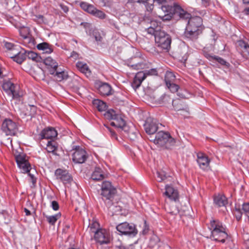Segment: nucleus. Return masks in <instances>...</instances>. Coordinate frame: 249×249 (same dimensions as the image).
I'll return each mask as SVG.
<instances>
[{
	"mask_svg": "<svg viewBox=\"0 0 249 249\" xmlns=\"http://www.w3.org/2000/svg\"><path fill=\"white\" fill-rule=\"evenodd\" d=\"M62 10L65 12V13H67L69 11V8L68 7L66 6V5H64L63 4H60V5Z\"/></svg>",
	"mask_w": 249,
	"mask_h": 249,
	"instance_id": "4d7b16f0",
	"label": "nucleus"
},
{
	"mask_svg": "<svg viewBox=\"0 0 249 249\" xmlns=\"http://www.w3.org/2000/svg\"><path fill=\"white\" fill-rule=\"evenodd\" d=\"M238 46L241 48L242 55L247 59H249V45L244 41L239 40L237 42Z\"/></svg>",
	"mask_w": 249,
	"mask_h": 249,
	"instance_id": "a878e982",
	"label": "nucleus"
},
{
	"mask_svg": "<svg viewBox=\"0 0 249 249\" xmlns=\"http://www.w3.org/2000/svg\"><path fill=\"white\" fill-rule=\"evenodd\" d=\"M2 88L13 99H18L22 96V93L18 91V87L10 80H4Z\"/></svg>",
	"mask_w": 249,
	"mask_h": 249,
	"instance_id": "9d476101",
	"label": "nucleus"
},
{
	"mask_svg": "<svg viewBox=\"0 0 249 249\" xmlns=\"http://www.w3.org/2000/svg\"><path fill=\"white\" fill-rule=\"evenodd\" d=\"M105 178L102 169L100 167H95L94 171L91 175V178L94 180H101Z\"/></svg>",
	"mask_w": 249,
	"mask_h": 249,
	"instance_id": "cd10ccee",
	"label": "nucleus"
},
{
	"mask_svg": "<svg viewBox=\"0 0 249 249\" xmlns=\"http://www.w3.org/2000/svg\"><path fill=\"white\" fill-rule=\"evenodd\" d=\"M142 63H138L135 65H132V67H133L134 69H143V67L142 66Z\"/></svg>",
	"mask_w": 249,
	"mask_h": 249,
	"instance_id": "864d4df0",
	"label": "nucleus"
},
{
	"mask_svg": "<svg viewBox=\"0 0 249 249\" xmlns=\"http://www.w3.org/2000/svg\"><path fill=\"white\" fill-rule=\"evenodd\" d=\"M57 136V131L53 127H48L43 129L39 134L40 139H52Z\"/></svg>",
	"mask_w": 249,
	"mask_h": 249,
	"instance_id": "dca6fc26",
	"label": "nucleus"
},
{
	"mask_svg": "<svg viewBox=\"0 0 249 249\" xmlns=\"http://www.w3.org/2000/svg\"><path fill=\"white\" fill-rule=\"evenodd\" d=\"M16 160L18 167L21 170L22 172L28 173L33 185L35 186L36 183V178L34 175L30 173L31 167L30 164L26 159V157L24 154H19L16 157Z\"/></svg>",
	"mask_w": 249,
	"mask_h": 249,
	"instance_id": "20e7f679",
	"label": "nucleus"
},
{
	"mask_svg": "<svg viewBox=\"0 0 249 249\" xmlns=\"http://www.w3.org/2000/svg\"><path fill=\"white\" fill-rule=\"evenodd\" d=\"M157 180L159 182H161L165 178H166V176L163 171L159 172L158 171L157 172Z\"/></svg>",
	"mask_w": 249,
	"mask_h": 249,
	"instance_id": "a18cd8bd",
	"label": "nucleus"
},
{
	"mask_svg": "<svg viewBox=\"0 0 249 249\" xmlns=\"http://www.w3.org/2000/svg\"><path fill=\"white\" fill-rule=\"evenodd\" d=\"M162 31L161 30V22L156 20H152L150 22V26L147 28V32L149 34L156 35L157 32Z\"/></svg>",
	"mask_w": 249,
	"mask_h": 249,
	"instance_id": "412c9836",
	"label": "nucleus"
},
{
	"mask_svg": "<svg viewBox=\"0 0 249 249\" xmlns=\"http://www.w3.org/2000/svg\"><path fill=\"white\" fill-rule=\"evenodd\" d=\"M58 148V144L54 141H49L47 142L46 150L48 153H52L54 155H57L56 153Z\"/></svg>",
	"mask_w": 249,
	"mask_h": 249,
	"instance_id": "393cba45",
	"label": "nucleus"
},
{
	"mask_svg": "<svg viewBox=\"0 0 249 249\" xmlns=\"http://www.w3.org/2000/svg\"><path fill=\"white\" fill-rule=\"evenodd\" d=\"M93 35L94 36V38L97 41H101L102 38L99 34H98L96 32H95Z\"/></svg>",
	"mask_w": 249,
	"mask_h": 249,
	"instance_id": "5fc2aeb1",
	"label": "nucleus"
},
{
	"mask_svg": "<svg viewBox=\"0 0 249 249\" xmlns=\"http://www.w3.org/2000/svg\"><path fill=\"white\" fill-rule=\"evenodd\" d=\"M233 214L238 221L240 220L242 217V213L239 208H238L235 207V210L233 211Z\"/></svg>",
	"mask_w": 249,
	"mask_h": 249,
	"instance_id": "c03bdc74",
	"label": "nucleus"
},
{
	"mask_svg": "<svg viewBox=\"0 0 249 249\" xmlns=\"http://www.w3.org/2000/svg\"><path fill=\"white\" fill-rule=\"evenodd\" d=\"M242 210L245 214L249 218V203L243 204Z\"/></svg>",
	"mask_w": 249,
	"mask_h": 249,
	"instance_id": "49530a36",
	"label": "nucleus"
},
{
	"mask_svg": "<svg viewBox=\"0 0 249 249\" xmlns=\"http://www.w3.org/2000/svg\"><path fill=\"white\" fill-rule=\"evenodd\" d=\"M36 112V107L34 105L25 106L22 108L21 113L25 116H33Z\"/></svg>",
	"mask_w": 249,
	"mask_h": 249,
	"instance_id": "b1692460",
	"label": "nucleus"
},
{
	"mask_svg": "<svg viewBox=\"0 0 249 249\" xmlns=\"http://www.w3.org/2000/svg\"><path fill=\"white\" fill-rule=\"evenodd\" d=\"M4 47L7 49L8 50H11L13 49L14 47V45L13 43L11 42H8L7 41H4Z\"/></svg>",
	"mask_w": 249,
	"mask_h": 249,
	"instance_id": "09e8293b",
	"label": "nucleus"
},
{
	"mask_svg": "<svg viewBox=\"0 0 249 249\" xmlns=\"http://www.w3.org/2000/svg\"><path fill=\"white\" fill-rule=\"evenodd\" d=\"M61 213H58L54 215L46 216L47 221L51 225H53L56 221L60 217Z\"/></svg>",
	"mask_w": 249,
	"mask_h": 249,
	"instance_id": "4c0bfd02",
	"label": "nucleus"
},
{
	"mask_svg": "<svg viewBox=\"0 0 249 249\" xmlns=\"http://www.w3.org/2000/svg\"><path fill=\"white\" fill-rule=\"evenodd\" d=\"M24 212H25L26 215H31L30 211L29 210H28L27 208H24Z\"/></svg>",
	"mask_w": 249,
	"mask_h": 249,
	"instance_id": "bf43d9fd",
	"label": "nucleus"
},
{
	"mask_svg": "<svg viewBox=\"0 0 249 249\" xmlns=\"http://www.w3.org/2000/svg\"><path fill=\"white\" fill-rule=\"evenodd\" d=\"M244 12L247 15H249V7L244 10Z\"/></svg>",
	"mask_w": 249,
	"mask_h": 249,
	"instance_id": "052dcab7",
	"label": "nucleus"
},
{
	"mask_svg": "<svg viewBox=\"0 0 249 249\" xmlns=\"http://www.w3.org/2000/svg\"><path fill=\"white\" fill-rule=\"evenodd\" d=\"M243 1L245 3H249V0H243Z\"/></svg>",
	"mask_w": 249,
	"mask_h": 249,
	"instance_id": "680f3d73",
	"label": "nucleus"
},
{
	"mask_svg": "<svg viewBox=\"0 0 249 249\" xmlns=\"http://www.w3.org/2000/svg\"><path fill=\"white\" fill-rule=\"evenodd\" d=\"M90 5V4H89L86 2H81L80 3V6L81 8L84 10L85 11L87 12L88 13L89 10V6Z\"/></svg>",
	"mask_w": 249,
	"mask_h": 249,
	"instance_id": "de8ad7c7",
	"label": "nucleus"
},
{
	"mask_svg": "<svg viewBox=\"0 0 249 249\" xmlns=\"http://www.w3.org/2000/svg\"><path fill=\"white\" fill-rule=\"evenodd\" d=\"M153 240H154L155 242H159L160 240L159 238L156 236H153L151 239V242H152Z\"/></svg>",
	"mask_w": 249,
	"mask_h": 249,
	"instance_id": "13d9d810",
	"label": "nucleus"
},
{
	"mask_svg": "<svg viewBox=\"0 0 249 249\" xmlns=\"http://www.w3.org/2000/svg\"><path fill=\"white\" fill-rule=\"evenodd\" d=\"M25 53L26 57H27L29 59L36 62L39 61L40 57L36 53L32 51H25Z\"/></svg>",
	"mask_w": 249,
	"mask_h": 249,
	"instance_id": "e433bc0d",
	"label": "nucleus"
},
{
	"mask_svg": "<svg viewBox=\"0 0 249 249\" xmlns=\"http://www.w3.org/2000/svg\"><path fill=\"white\" fill-rule=\"evenodd\" d=\"M133 1L144 4L146 10L150 12L152 11L154 7H157L159 9V7L165 2V0H133Z\"/></svg>",
	"mask_w": 249,
	"mask_h": 249,
	"instance_id": "4468645a",
	"label": "nucleus"
},
{
	"mask_svg": "<svg viewBox=\"0 0 249 249\" xmlns=\"http://www.w3.org/2000/svg\"><path fill=\"white\" fill-rule=\"evenodd\" d=\"M78 70L83 73L85 74L87 77H89L91 75V72L88 65L81 61H78L76 64Z\"/></svg>",
	"mask_w": 249,
	"mask_h": 249,
	"instance_id": "5701e85b",
	"label": "nucleus"
},
{
	"mask_svg": "<svg viewBox=\"0 0 249 249\" xmlns=\"http://www.w3.org/2000/svg\"><path fill=\"white\" fill-rule=\"evenodd\" d=\"M166 85L172 92H177L179 89V86L178 85L174 84V83H171L169 84Z\"/></svg>",
	"mask_w": 249,
	"mask_h": 249,
	"instance_id": "37998d69",
	"label": "nucleus"
},
{
	"mask_svg": "<svg viewBox=\"0 0 249 249\" xmlns=\"http://www.w3.org/2000/svg\"><path fill=\"white\" fill-rule=\"evenodd\" d=\"M157 74L158 71L156 69H151L145 71H139L135 75L133 81L131 83V86L132 88L136 90L140 87L142 81L148 75H156Z\"/></svg>",
	"mask_w": 249,
	"mask_h": 249,
	"instance_id": "423d86ee",
	"label": "nucleus"
},
{
	"mask_svg": "<svg viewBox=\"0 0 249 249\" xmlns=\"http://www.w3.org/2000/svg\"><path fill=\"white\" fill-rule=\"evenodd\" d=\"M93 225H94V226H95L96 225H98V223H94Z\"/></svg>",
	"mask_w": 249,
	"mask_h": 249,
	"instance_id": "0e129e2a",
	"label": "nucleus"
},
{
	"mask_svg": "<svg viewBox=\"0 0 249 249\" xmlns=\"http://www.w3.org/2000/svg\"><path fill=\"white\" fill-rule=\"evenodd\" d=\"M164 13H166L163 16H159V18L162 20H169L175 16H178L181 19H189L187 26L184 32L185 37L191 39L195 40L197 38L199 34L202 30V19L199 17L190 18V14L179 5L175 4L173 6L167 4V1L163 4H161L159 7Z\"/></svg>",
	"mask_w": 249,
	"mask_h": 249,
	"instance_id": "f257e3e1",
	"label": "nucleus"
},
{
	"mask_svg": "<svg viewBox=\"0 0 249 249\" xmlns=\"http://www.w3.org/2000/svg\"><path fill=\"white\" fill-rule=\"evenodd\" d=\"M98 93L102 96H109L112 94L111 86L107 83H99L96 84Z\"/></svg>",
	"mask_w": 249,
	"mask_h": 249,
	"instance_id": "f3484780",
	"label": "nucleus"
},
{
	"mask_svg": "<svg viewBox=\"0 0 249 249\" xmlns=\"http://www.w3.org/2000/svg\"><path fill=\"white\" fill-rule=\"evenodd\" d=\"M214 204L217 207H226L228 204L227 197L223 195L218 194L215 196L213 199Z\"/></svg>",
	"mask_w": 249,
	"mask_h": 249,
	"instance_id": "4be33fe9",
	"label": "nucleus"
},
{
	"mask_svg": "<svg viewBox=\"0 0 249 249\" xmlns=\"http://www.w3.org/2000/svg\"><path fill=\"white\" fill-rule=\"evenodd\" d=\"M162 100L163 103H166L170 102L172 103V100H174L170 98L169 95L165 94L162 96Z\"/></svg>",
	"mask_w": 249,
	"mask_h": 249,
	"instance_id": "8fccbe9b",
	"label": "nucleus"
},
{
	"mask_svg": "<svg viewBox=\"0 0 249 249\" xmlns=\"http://www.w3.org/2000/svg\"><path fill=\"white\" fill-rule=\"evenodd\" d=\"M90 230L94 232V239L100 244H107L110 242V237L109 232L105 229H100L94 230L92 225L90 227Z\"/></svg>",
	"mask_w": 249,
	"mask_h": 249,
	"instance_id": "1a4fd4ad",
	"label": "nucleus"
},
{
	"mask_svg": "<svg viewBox=\"0 0 249 249\" xmlns=\"http://www.w3.org/2000/svg\"><path fill=\"white\" fill-rule=\"evenodd\" d=\"M181 101L179 99L172 100V105L174 107L175 110L177 111L184 110V108L181 105Z\"/></svg>",
	"mask_w": 249,
	"mask_h": 249,
	"instance_id": "ea45409f",
	"label": "nucleus"
},
{
	"mask_svg": "<svg viewBox=\"0 0 249 249\" xmlns=\"http://www.w3.org/2000/svg\"><path fill=\"white\" fill-rule=\"evenodd\" d=\"M197 157V162L200 168L203 170L207 169L210 161L208 157L202 153H198Z\"/></svg>",
	"mask_w": 249,
	"mask_h": 249,
	"instance_id": "a211bd4d",
	"label": "nucleus"
},
{
	"mask_svg": "<svg viewBox=\"0 0 249 249\" xmlns=\"http://www.w3.org/2000/svg\"><path fill=\"white\" fill-rule=\"evenodd\" d=\"M167 212L172 215H176L179 213L178 208L174 205V203L170 205H167L165 207Z\"/></svg>",
	"mask_w": 249,
	"mask_h": 249,
	"instance_id": "f704fd0d",
	"label": "nucleus"
},
{
	"mask_svg": "<svg viewBox=\"0 0 249 249\" xmlns=\"http://www.w3.org/2000/svg\"><path fill=\"white\" fill-rule=\"evenodd\" d=\"M176 79L174 73L171 71H167L165 75V82L166 84L173 83Z\"/></svg>",
	"mask_w": 249,
	"mask_h": 249,
	"instance_id": "72a5a7b5",
	"label": "nucleus"
},
{
	"mask_svg": "<svg viewBox=\"0 0 249 249\" xmlns=\"http://www.w3.org/2000/svg\"><path fill=\"white\" fill-rule=\"evenodd\" d=\"M44 63L46 65L50 67V69H55L58 68V63L51 57H48L44 59Z\"/></svg>",
	"mask_w": 249,
	"mask_h": 249,
	"instance_id": "7c9ffc66",
	"label": "nucleus"
},
{
	"mask_svg": "<svg viewBox=\"0 0 249 249\" xmlns=\"http://www.w3.org/2000/svg\"><path fill=\"white\" fill-rule=\"evenodd\" d=\"M206 57L210 60H215L216 62H218L219 64H220L221 65L226 66H228L229 65V63L227 62L223 58L216 56H212L208 54L206 55Z\"/></svg>",
	"mask_w": 249,
	"mask_h": 249,
	"instance_id": "473e14b6",
	"label": "nucleus"
},
{
	"mask_svg": "<svg viewBox=\"0 0 249 249\" xmlns=\"http://www.w3.org/2000/svg\"><path fill=\"white\" fill-rule=\"evenodd\" d=\"M50 74L53 75L55 80L57 81H61L67 79L68 75L64 71H58L57 69L49 70Z\"/></svg>",
	"mask_w": 249,
	"mask_h": 249,
	"instance_id": "aec40b11",
	"label": "nucleus"
},
{
	"mask_svg": "<svg viewBox=\"0 0 249 249\" xmlns=\"http://www.w3.org/2000/svg\"><path fill=\"white\" fill-rule=\"evenodd\" d=\"M88 157L86 151L80 146H76L72 154V160L76 163H83Z\"/></svg>",
	"mask_w": 249,
	"mask_h": 249,
	"instance_id": "f8f14e48",
	"label": "nucleus"
},
{
	"mask_svg": "<svg viewBox=\"0 0 249 249\" xmlns=\"http://www.w3.org/2000/svg\"><path fill=\"white\" fill-rule=\"evenodd\" d=\"M57 179L60 180L66 186H68L73 181L71 176L66 170L57 169L55 172Z\"/></svg>",
	"mask_w": 249,
	"mask_h": 249,
	"instance_id": "ddd939ff",
	"label": "nucleus"
},
{
	"mask_svg": "<svg viewBox=\"0 0 249 249\" xmlns=\"http://www.w3.org/2000/svg\"><path fill=\"white\" fill-rule=\"evenodd\" d=\"M116 193V189L110 182L105 181L102 183L101 195L103 200L105 202L107 200L108 203L111 202Z\"/></svg>",
	"mask_w": 249,
	"mask_h": 249,
	"instance_id": "39448f33",
	"label": "nucleus"
},
{
	"mask_svg": "<svg viewBox=\"0 0 249 249\" xmlns=\"http://www.w3.org/2000/svg\"><path fill=\"white\" fill-rule=\"evenodd\" d=\"M230 249H236L235 248H230Z\"/></svg>",
	"mask_w": 249,
	"mask_h": 249,
	"instance_id": "69168bd1",
	"label": "nucleus"
},
{
	"mask_svg": "<svg viewBox=\"0 0 249 249\" xmlns=\"http://www.w3.org/2000/svg\"><path fill=\"white\" fill-rule=\"evenodd\" d=\"M208 228L211 231V238L212 239L221 243L226 242L230 246L232 244L226 227L219 220L212 219L210 221Z\"/></svg>",
	"mask_w": 249,
	"mask_h": 249,
	"instance_id": "f03ea898",
	"label": "nucleus"
},
{
	"mask_svg": "<svg viewBox=\"0 0 249 249\" xmlns=\"http://www.w3.org/2000/svg\"><path fill=\"white\" fill-rule=\"evenodd\" d=\"M36 47L38 50L43 51L44 53H51L53 52L50 45L46 42L38 44Z\"/></svg>",
	"mask_w": 249,
	"mask_h": 249,
	"instance_id": "c756f323",
	"label": "nucleus"
},
{
	"mask_svg": "<svg viewBox=\"0 0 249 249\" xmlns=\"http://www.w3.org/2000/svg\"><path fill=\"white\" fill-rule=\"evenodd\" d=\"M93 106L97 108L99 111H105L107 109L106 103L99 99H94L92 101Z\"/></svg>",
	"mask_w": 249,
	"mask_h": 249,
	"instance_id": "c85d7f7f",
	"label": "nucleus"
},
{
	"mask_svg": "<svg viewBox=\"0 0 249 249\" xmlns=\"http://www.w3.org/2000/svg\"><path fill=\"white\" fill-rule=\"evenodd\" d=\"M18 129L17 123L10 119H5L1 125V130L6 135H15Z\"/></svg>",
	"mask_w": 249,
	"mask_h": 249,
	"instance_id": "9b49d317",
	"label": "nucleus"
},
{
	"mask_svg": "<svg viewBox=\"0 0 249 249\" xmlns=\"http://www.w3.org/2000/svg\"><path fill=\"white\" fill-rule=\"evenodd\" d=\"M154 36L155 43L158 47L165 50L170 48L171 39L169 35L162 31L157 32Z\"/></svg>",
	"mask_w": 249,
	"mask_h": 249,
	"instance_id": "0eeeda50",
	"label": "nucleus"
},
{
	"mask_svg": "<svg viewBox=\"0 0 249 249\" xmlns=\"http://www.w3.org/2000/svg\"><path fill=\"white\" fill-rule=\"evenodd\" d=\"M158 124L156 119L150 117L147 118L144 124L146 133L150 136L154 134L158 130Z\"/></svg>",
	"mask_w": 249,
	"mask_h": 249,
	"instance_id": "2eb2a0df",
	"label": "nucleus"
},
{
	"mask_svg": "<svg viewBox=\"0 0 249 249\" xmlns=\"http://www.w3.org/2000/svg\"><path fill=\"white\" fill-rule=\"evenodd\" d=\"M51 207L54 211H57L59 209V204L56 201H53L51 203Z\"/></svg>",
	"mask_w": 249,
	"mask_h": 249,
	"instance_id": "3c124183",
	"label": "nucleus"
},
{
	"mask_svg": "<svg viewBox=\"0 0 249 249\" xmlns=\"http://www.w3.org/2000/svg\"><path fill=\"white\" fill-rule=\"evenodd\" d=\"M110 124L117 128H120L122 129H125L126 127L125 123L124 120L119 114L113 120V121L111 122Z\"/></svg>",
	"mask_w": 249,
	"mask_h": 249,
	"instance_id": "bb28decb",
	"label": "nucleus"
},
{
	"mask_svg": "<svg viewBox=\"0 0 249 249\" xmlns=\"http://www.w3.org/2000/svg\"><path fill=\"white\" fill-rule=\"evenodd\" d=\"M117 230L122 235H125L129 237H134L138 233L136 226L133 224L127 222L121 223L116 226Z\"/></svg>",
	"mask_w": 249,
	"mask_h": 249,
	"instance_id": "6e6552de",
	"label": "nucleus"
},
{
	"mask_svg": "<svg viewBox=\"0 0 249 249\" xmlns=\"http://www.w3.org/2000/svg\"><path fill=\"white\" fill-rule=\"evenodd\" d=\"M89 10H88V13L90 14V15H92L93 16V15L94 14L95 10H96V8H95L93 5L92 4H90V6H89Z\"/></svg>",
	"mask_w": 249,
	"mask_h": 249,
	"instance_id": "603ef678",
	"label": "nucleus"
},
{
	"mask_svg": "<svg viewBox=\"0 0 249 249\" xmlns=\"http://www.w3.org/2000/svg\"><path fill=\"white\" fill-rule=\"evenodd\" d=\"M7 140L10 141V144H12V139L9 138Z\"/></svg>",
	"mask_w": 249,
	"mask_h": 249,
	"instance_id": "e2e57ef3",
	"label": "nucleus"
},
{
	"mask_svg": "<svg viewBox=\"0 0 249 249\" xmlns=\"http://www.w3.org/2000/svg\"><path fill=\"white\" fill-rule=\"evenodd\" d=\"M128 137L131 140H135V139L137 138L138 132V131L135 129H130L128 133Z\"/></svg>",
	"mask_w": 249,
	"mask_h": 249,
	"instance_id": "a19ab883",
	"label": "nucleus"
},
{
	"mask_svg": "<svg viewBox=\"0 0 249 249\" xmlns=\"http://www.w3.org/2000/svg\"><path fill=\"white\" fill-rule=\"evenodd\" d=\"M93 16L100 19H104L106 18L107 17L106 14L104 12L97 9L95 10Z\"/></svg>",
	"mask_w": 249,
	"mask_h": 249,
	"instance_id": "79ce46f5",
	"label": "nucleus"
},
{
	"mask_svg": "<svg viewBox=\"0 0 249 249\" xmlns=\"http://www.w3.org/2000/svg\"><path fill=\"white\" fill-rule=\"evenodd\" d=\"M149 139L158 146L167 149L171 148L176 143V140L168 133L162 131L157 133L154 139L151 136Z\"/></svg>",
	"mask_w": 249,
	"mask_h": 249,
	"instance_id": "7ed1b4c3",
	"label": "nucleus"
},
{
	"mask_svg": "<svg viewBox=\"0 0 249 249\" xmlns=\"http://www.w3.org/2000/svg\"><path fill=\"white\" fill-rule=\"evenodd\" d=\"M12 58H13L14 61L18 64H21L26 58L25 51L24 52H20L18 53L14 57H12Z\"/></svg>",
	"mask_w": 249,
	"mask_h": 249,
	"instance_id": "2f4dec72",
	"label": "nucleus"
},
{
	"mask_svg": "<svg viewBox=\"0 0 249 249\" xmlns=\"http://www.w3.org/2000/svg\"><path fill=\"white\" fill-rule=\"evenodd\" d=\"M105 126L106 129L105 130L108 133V134L110 136V137L112 139H114L118 142H120V140L118 139V137L117 134H116L115 131L108 126L105 125Z\"/></svg>",
	"mask_w": 249,
	"mask_h": 249,
	"instance_id": "58836bf2",
	"label": "nucleus"
},
{
	"mask_svg": "<svg viewBox=\"0 0 249 249\" xmlns=\"http://www.w3.org/2000/svg\"><path fill=\"white\" fill-rule=\"evenodd\" d=\"M104 115L107 119L113 120L118 114L114 110L109 109L105 112Z\"/></svg>",
	"mask_w": 249,
	"mask_h": 249,
	"instance_id": "c9c22d12",
	"label": "nucleus"
},
{
	"mask_svg": "<svg viewBox=\"0 0 249 249\" xmlns=\"http://www.w3.org/2000/svg\"><path fill=\"white\" fill-rule=\"evenodd\" d=\"M164 194L171 200L176 201L178 199V193L177 189L171 186H165V192Z\"/></svg>",
	"mask_w": 249,
	"mask_h": 249,
	"instance_id": "6ab92c4d",
	"label": "nucleus"
},
{
	"mask_svg": "<svg viewBox=\"0 0 249 249\" xmlns=\"http://www.w3.org/2000/svg\"><path fill=\"white\" fill-rule=\"evenodd\" d=\"M201 3L204 7H207L210 4V0H201Z\"/></svg>",
	"mask_w": 249,
	"mask_h": 249,
	"instance_id": "6e6d98bb",
	"label": "nucleus"
}]
</instances>
